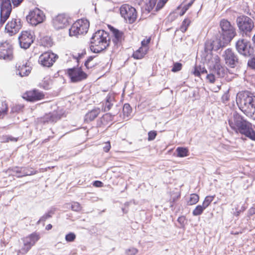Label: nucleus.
<instances>
[{
	"label": "nucleus",
	"instance_id": "c756f323",
	"mask_svg": "<svg viewBox=\"0 0 255 255\" xmlns=\"http://www.w3.org/2000/svg\"><path fill=\"white\" fill-rule=\"evenodd\" d=\"M213 42L211 41H207L205 44V51L208 53H212L211 51L212 50L215 49V50H218L221 47L219 46V44L217 46V48L214 47L213 45Z\"/></svg>",
	"mask_w": 255,
	"mask_h": 255
},
{
	"label": "nucleus",
	"instance_id": "f8f14e48",
	"mask_svg": "<svg viewBox=\"0 0 255 255\" xmlns=\"http://www.w3.org/2000/svg\"><path fill=\"white\" fill-rule=\"evenodd\" d=\"M67 74L71 82L77 83L86 79L87 74L81 68H73L67 70Z\"/></svg>",
	"mask_w": 255,
	"mask_h": 255
},
{
	"label": "nucleus",
	"instance_id": "4d7b16f0",
	"mask_svg": "<svg viewBox=\"0 0 255 255\" xmlns=\"http://www.w3.org/2000/svg\"><path fill=\"white\" fill-rule=\"evenodd\" d=\"M249 214L250 216H252L254 214H255V206L252 207L249 210Z\"/></svg>",
	"mask_w": 255,
	"mask_h": 255
},
{
	"label": "nucleus",
	"instance_id": "20e7f679",
	"mask_svg": "<svg viewBox=\"0 0 255 255\" xmlns=\"http://www.w3.org/2000/svg\"><path fill=\"white\" fill-rule=\"evenodd\" d=\"M220 26L221 28V35L223 40L219 42V44L220 47H224L236 35V29L230 21L225 19L220 21Z\"/></svg>",
	"mask_w": 255,
	"mask_h": 255
},
{
	"label": "nucleus",
	"instance_id": "680f3d73",
	"mask_svg": "<svg viewBox=\"0 0 255 255\" xmlns=\"http://www.w3.org/2000/svg\"><path fill=\"white\" fill-rule=\"evenodd\" d=\"M186 9H183V8H182V10H181V12H180V16H182V15H184V13L186 12Z\"/></svg>",
	"mask_w": 255,
	"mask_h": 255
},
{
	"label": "nucleus",
	"instance_id": "4468645a",
	"mask_svg": "<svg viewBox=\"0 0 255 255\" xmlns=\"http://www.w3.org/2000/svg\"><path fill=\"white\" fill-rule=\"evenodd\" d=\"M13 57V47L12 45L7 41L2 42L0 44V59L11 60Z\"/></svg>",
	"mask_w": 255,
	"mask_h": 255
},
{
	"label": "nucleus",
	"instance_id": "13d9d810",
	"mask_svg": "<svg viewBox=\"0 0 255 255\" xmlns=\"http://www.w3.org/2000/svg\"><path fill=\"white\" fill-rule=\"evenodd\" d=\"M223 101H228L229 100L228 96L227 94H225L222 98Z\"/></svg>",
	"mask_w": 255,
	"mask_h": 255
},
{
	"label": "nucleus",
	"instance_id": "dca6fc26",
	"mask_svg": "<svg viewBox=\"0 0 255 255\" xmlns=\"http://www.w3.org/2000/svg\"><path fill=\"white\" fill-rule=\"evenodd\" d=\"M58 57V55L53 53L45 52L39 56L38 62L44 67H50L53 65Z\"/></svg>",
	"mask_w": 255,
	"mask_h": 255
},
{
	"label": "nucleus",
	"instance_id": "de8ad7c7",
	"mask_svg": "<svg viewBox=\"0 0 255 255\" xmlns=\"http://www.w3.org/2000/svg\"><path fill=\"white\" fill-rule=\"evenodd\" d=\"M157 135L156 132L154 130H151L148 133V140L149 141L153 140L155 139Z\"/></svg>",
	"mask_w": 255,
	"mask_h": 255
},
{
	"label": "nucleus",
	"instance_id": "39448f33",
	"mask_svg": "<svg viewBox=\"0 0 255 255\" xmlns=\"http://www.w3.org/2000/svg\"><path fill=\"white\" fill-rule=\"evenodd\" d=\"M39 239V234L37 233H33L28 236L23 238L22 239L23 245L21 248L18 251V254L19 253L22 255L26 254Z\"/></svg>",
	"mask_w": 255,
	"mask_h": 255
},
{
	"label": "nucleus",
	"instance_id": "1a4fd4ad",
	"mask_svg": "<svg viewBox=\"0 0 255 255\" xmlns=\"http://www.w3.org/2000/svg\"><path fill=\"white\" fill-rule=\"evenodd\" d=\"M223 57L226 64L231 68H235L239 64L238 55L230 48H228L224 52Z\"/></svg>",
	"mask_w": 255,
	"mask_h": 255
},
{
	"label": "nucleus",
	"instance_id": "37998d69",
	"mask_svg": "<svg viewBox=\"0 0 255 255\" xmlns=\"http://www.w3.org/2000/svg\"><path fill=\"white\" fill-rule=\"evenodd\" d=\"M76 239V235L73 233H69L65 236V240L68 242H73Z\"/></svg>",
	"mask_w": 255,
	"mask_h": 255
},
{
	"label": "nucleus",
	"instance_id": "0eeeda50",
	"mask_svg": "<svg viewBox=\"0 0 255 255\" xmlns=\"http://www.w3.org/2000/svg\"><path fill=\"white\" fill-rule=\"evenodd\" d=\"M120 10L122 16L129 23L135 21L137 18V12L134 7L128 4H124Z\"/></svg>",
	"mask_w": 255,
	"mask_h": 255
},
{
	"label": "nucleus",
	"instance_id": "bb28decb",
	"mask_svg": "<svg viewBox=\"0 0 255 255\" xmlns=\"http://www.w3.org/2000/svg\"><path fill=\"white\" fill-rule=\"evenodd\" d=\"M101 112L100 108H95L87 113L85 117V121L90 122L98 117Z\"/></svg>",
	"mask_w": 255,
	"mask_h": 255
},
{
	"label": "nucleus",
	"instance_id": "774afa93",
	"mask_svg": "<svg viewBox=\"0 0 255 255\" xmlns=\"http://www.w3.org/2000/svg\"><path fill=\"white\" fill-rule=\"evenodd\" d=\"M253 116H254V119L255 120V113L254 114V115H253Z\"/></svg>",
	"mask_w": 255,
	"mask_h": 255
},
{
	"label": "nucleus",
	"instance_id": "58836bf2",
	"mask_svg": "<svg viewBox=\"0 0 255 255\" xmlns=\"http://www.w3.org/2000/svg\"><path fill=\"white\" fill-rule=\"evenodd\" d=\"M53 214L54 212L53 211H49L48 213L45 214L40 218V219L37 221V224H39L41 222L45 221L47 219L51 218L52 217V215Z\"/></svg>",
	"mask_w": 255,
	"mask_h": 255
},
{
	"label": "nucleus",
	"instance_id": "c85d7f7f",
	"mask_svg": "<svg viewBox=\"0 0 255 255\" xmlns=\"http://www.w3.org/2000/svg\"><path fill=\"white\" fill-rule=\"evenodd\" d=\"M168 0H159L157 1V0H149V3L150 6H155L156 3V6L155 7V10L156 11L159 10L161 9L167 2Z\"/></svg>",
	"mask_w": 255,
	"mask_h": 255
},
{
	"label": "nucleus",
	"instance_id": "79ce46f5",
	"mask_svg": "<svg viewBox=\"0 0 255 255\" xmlns=\"http://www.w3.org/2000/svg\"><path fill=\"white\" fill-rule=\"evenodd\" d=\"M24 108L22 105H15L11 107V113H18L22 111Z\"/></svg>",
	"mask_w": 255,
	"mask_h": 255
},
{
	"label": "nucleus",
	"instance_id": "412c9836",
	"mask_svg": "<svg viewBox=\"0 0 255 255\" xmlns=\"http://www.w3.org/2000/svg\"><path fill=\"white\" fill-rule=\"evenodd\" d=\"M109 27L114 36L113 42L117 46L120 45L122 41L124 39V33L112 26H110Z\"/></svg>",
	"mask_w": 255,
	"mask_h": 255
},
{
	"label": "nucleus",
	"instance_id": "a18cd8bd",
	"mask_svg": "<svg viewBox=\"0 0 255 255\" xmlns=\"http://www.w3.org/2000/svg\"><path fill=\"white\" fill-rule=\"evenodd\" d=\"M182 64L180 63L176 62L173 65L171 71L173 72H176L180 71L182 68Z\"/></svg>",
	"mask_w": 255,
	"mask_h": 255
},
{
	"label": "nucleus",
	"instance_id": "f704fd0d",
	"mask_svg": "<svg viewBox=\"0 0 255 255\" xmlns=\"http://www.w3.org/2000/svg\"><path fill=\"white\" fill-rule=\"evenodd\" d=\"M131 112L132 109L129 104L128 103L125 104L123 108V112L124 116L128 117Z\"/></svg>",
	"mask_w": 255,
	"mask_h": 255
},
{
	"label": "nucleus",
	"instance_id": "49530a36",
	"mask_svg": "<svg viewBox=\"0 0 255 255\" xmlns=\"http://www.w3.org/2000/svg\"><path fill=\"white\" fill-rule=\"evenodd\" d=\"M138 253V250L134 248H131L126 250L127 255H135Z\"/></svg>",
	"mask_w": 255,
	"mask_h": 255
},
{
	"label": "nucleus",
	"instance_id": "6e6d98bb",
	"mask_svg": "<svg viewBox=\"0 0 255 255\" xmlns=\"http://www.w3.org/2000/svg\"><path fill=\"white\" fill-rule=\"evenodd\" d=\"M6 141H16L17 139L15 137H13L11 136H5Z\"/></svg>",
	"mask_w": 255,
	"mask_h": 255
},
{
	"label": "nucleus",
	"instance_id": "4c0bfd02",
	"mask_svg": "<svg viewBox=\"0 0 255 255\" xmlns=\"http://www.w3.org/2000/svg\"><path fill=\"white\" fill-rule=\"evenodd\" d=\"M115 115H112L111 113H107L103 116L101 118V122L104 124L105 122H109L113 120Z\"/></svg>",
	"mask_w": 255,
	"mask_h": 255
},
{
	"label": "nucleus",
	"instance_id": "393cba45",
	"mask_svg": "<svg viewBox=\"0 0 255 255\" xmlns=\"http://www.w3.org/2000/svg\"><path fill=\"white\" fill-rule=\"evenodd\" d=\"M115 96L113 94L109 93L106 98L105 102L103 104L102 110L104 112L109 111L115 102Z\"/></svg>",
	"mask_w": 255,
	"mask_h": 255
},
{
	"label": "nucleus",
	"instance_id": "9b49d317",
	"mask_svg": "<svg viewBox=\"0 0 255 255\" xmlns=\"http://www.w3.org/2000/svg\"><path fill=\"white\" fill-rule=\"evenodd\" d=\"M236 48L240 54L246 57L250 56L252 53L250 42L247 39H239L236 42Z\"/></svg>",
	"mask_w": 255,
	"mask_h": 255
},
{
	"label": "nucleus",
	"instance_id": "e433bc0d",
	"mask_svg": "<svg viewBox=\"0 0 255 255\" xmlns=\"http://www.w3.org/2000/svg\"><path fill=\"white\" fill-rule=\"evenodd\" d=\"M8 106L5 101H2L0 105V118L6 114Z\"/></svg>",
	"mask_w": 255,
	"mask_h": 255
},
{
	"label": "nucleus",
	"instance_id": "f3484780",
	"mask_svg": "<svg viewBox=\"0 0 255 255\" xmlns=\"http://www.w3.org/2000/svg\"><path fill=\"white\" fill-rule=\"evenodd\" d=\"M226 70L220 64L216 66L211 69L210 74H207L206 76L207 80L211 83H214L216 80V76L218 78L224 77Z\"/></svg>",
	"mask_w": 255,
	"mask_h": 255
},
{
	"label": "nucleus",
	"instance_id": "8fccbe9b",
	"mask_svg": "<svg viewBox=\"0 0 255 255\" xmlns=\"http://www.w3.org/2000/svg\"><path fill=\"white\" fill-rule=\"evenodd\" d=\"M248 64L252 69H255V55L252 59L249 60Z\"/></svg>",
	"mask_w": 255,
	"mask_h": 255
},
{
	"label": "nucleus",
	"instance_id": "bf43d9fd",
	"mask_svg": "<svg viewBox=\"0 0 255 255\" xmlns=\"http://www.w3.org/2000/svg\"><path fill=\"white\" fill-rule=\"evenodd\" d=\"M52 225H51V224H48V225H47L46 226V229L47 230H49L51 229H52Z\"/></svg>",
	"mask_w": 255,
	"mask_h": 255
},
{
	"label": "nucleus",
	"instance_id": "7c9ffc66",
	"mask_svg": "<svg viewBox=\"0 0 255 255\" xmlns=\"http://www.w3.org/2000/svg\"><path fill=\"white\" fill-rule=\"evenodd\" d=\"M192 73L195 76H200L201 73H206L207 71L204 66L196 65Z\"/></svg>",
	"mask_w": 255,
	"mask_h": 255
},
{
	"label": "nucleus",
	"instance_id": "0e129e2a",
	"mask_svg": "<svg viewBox=\"0 0 255 255\" xmlns=\"http://www.w3.org/2000/svg\"><path fill=\"white\" fill-rule=\"evenodd\" d=\"M189 5H185L182 8L184 9H186V11L187 10V9L189 8Z\"/></svg>",
	"mask_w": 255,
	"mask_h": 255
},
{
	"label": "nucleus",
	"instance_id": "ddd939ff",
	"mask_svg": "<svg viewBox=\"0 0 255 255\" xmlns=\"http://www.w3.org/2000/svg\"><path fill=\"white\" fill-rule=\"evenodd\" d=\"M11 11V5L10 0H2L0 5V26H1L9 17Z\"/></svg>",
	"mask_w": 255,
	"mask_h": 255
},
{
	"label": "nucleus",
	"instance_id": "aec40b11",
	"mask_svg": "<svg viewBox=\"0 0 255 255\" xmlns=\"http://www.w3.org/2000/svg\"><path fill=\"white\" fill-rule=\"evenodd\" d=\"M44 97L43 93L39 90H33L26 92L24 98L30 102H35L42 99Z\"/></svg>",
	"mask_w": 255,
	"mask_h": 255
},
{
	"label": "nucleus",
	"instance_id": "5fc2aeb1",
	"mask_svg": "<svg viewBox=\"0 0 255 255\" xmlns=\"http://www.w3.org/2000/svg\"><path fill=\"white\" fill-rule=\"evenodd\" d=\"M23 0H11V2L14 6L19 5Z\"/></svg>",
	"mask_w": 255,
	"mask_h": 255
},
{
	"label": "nucleus",
	"instance_id": "6ab92c4d",
	"mask_svg": "<svg viewBox=\"0 0 255 255\" xmlns=\"http://www.w3.org/2000/svg\"><path fill=\"white\" fill-rule=\"evenodd\" d=\"M21 26L20 19L12 18L6 24L5 29L7 32L11 36L18 32L21 28Z\"/></svg>",
	"mask_w": 255,
	"mask_h": 255
},
{
	"label": "nucleus",
	"instance_id": "7ed1b4c3",
	"mask_svg": "<svg viewBox=\"0 0 255 255\" xmlns=\"http://www.w3.org/2000/svg\"><path fill=\"white\" fill-rule=\"evenodd\" d=\"M110 42L109 33L104 30H99L91 38L90 49L94 53H99L106 49Z\"/></svg>",
	"mask_w": 255,
	"mask_h": 255
},
{
	"label": "nucleus",
	"instance_id": "f03ea898",
	"mask_svg": "<svg viewBox=\"0 0 255 255\" xmlns=\"http://www.w3.org/2000/svg\"><path fill=\"white\" fill-rule=\"evenodd\" d=\"M238 96L237 101L240 109L247 116L252 117L255 112V96L245 91Z\"/></svg>",
	"mask_w": 255,
	"mask_h": 255
},
{
	"label": "nucleus",
	"instance_id": "c9c22d12",
	"mask_svg": "<svg viewBox=\"0 0 255 255\" xmlns=\"http://www.w3.org/2000/svg\"><path fill=\"white\" fill-rule=\"evenodd\" d=\"M199 199V196L196 194H192L190 195V198L188 201L189 205H193L196 204Z\"/></svg>",
	"mask_w": 255,
	"mask_h": 255
},
{
	"label": "nucleus",
	"instance_id": "5701e85b",
	"mask_svg": "<svg viewBox=\"0 0 255 255\" xmlns=\"http://www.w3.org/2000/svg\"><path fill=\"white\" fill-rule=\"evenodd\" d=\"M205 61L207 62L209 66L213 68L220 64V57L216 54L208 53L205 56Z\"/></svg>",
	"mask_w": 255,
	"mask_h": 255
},
{
	"label": "nucleus",
	"instance_id": "9d476101",
	"mask_svg": "<svg viewBox=\"0 0 255 255\" xmlns=\"http://www.w3.org/2000/svg\"><path fill=\"white\" fill-rule=\"evenodd\" d=\"M45 15L38 8H35L29 13L26 16L27 21L31 25L36 26L43 22Z\"/></svg>",
	"mask_w": 255,
	"mask_h": 255
},
{
	"label": "nucleus",
	"instance_id": "603ef678",
	"mask_svg": "<svg viewBox=\"0 0 255 255\" xmlns=\"http://www.w3.org/2000/svg\"><path fill=\"white\" fill-rule=\"evenodd\" d=\"M111 148V145L110 142L106 143L105 146L103 147L104 151L106 152H108Z\"/></svg>",
	"mask_w": 255,
	"mask_h": 255
},
{
	"label": "nucleus",
	"instance_id": "2eb2a0df",
	"mask_svg": "<svg viewBox=\"0 0 255 255\" xmlns=\"http://www.w3.org/2000/svg\"><path fill=\"white\" fill-rule=\"evenodd\" d=\"M33 37L32 33L28 31H22L18 37L19 45L21 48L26 49L33 42Z\"/></svg>",
	"mask_w": 255,
	"mask_h": 255
},
{
	"label": "nucleus",
	"instance_id": "338daca9",
	"mask_svg": "<svg viewBox=\"0 0 255 255\" xmlns=\"http://www.w3.org/2000/svg\"><path fill=\"white\" fill-rule=\"evenodd\" d=\"M240 212H241V211H238L237 213V216L239 215Z\"/></svg>",
	"mask_w": 255,
	"mask_h": 255
},
{
	"label": "nucleus",
	"instance_id": "3c124183",
	"mask_svg": "<svg viewBox=\"0 0 255 255\" xmlns=\"http://www.w3.org/2000/svg\"><path fill=\"white\" fill-rule=\"evenodd\" d=\"M186 219L184 216H180L179 217L177 221L182 226H183L185 225V222Z\"/></svg>",
	"mask_w": 255,
	"mask_h": 255
},
{
	"label": "nucleus",
	"instance_id": "6e6552de",
	"mask_svg": "<svg viewBox=\"0 0 255 255\" xmlns=\"http://www.w3.org/2000/svg\"><path fill=\"white\" fill-rule=\"evenodd\" d=\"M236 21L239 29L246 35L250 32L254 27L253 20L246 15L238 16Z\"/></svg>",
	"mask_w": 255,
	"mask_h": 255
},
{
	"label": "nucleus",
	"instance_id": "09e8293b",
	"mask_svg": "<svg viewBox=\"0 0 255 255\" xmlns=\"http://www.w3.org/2000/svg\"><path fill=\"white\" fill-rule=\"evenodd\" d=\"M150 40H151V38L150 37H148V38H146V39H143L141 41V47H143V48H148V45L150 43Z\"/></svg>",
	"mask_w": 255,
	"mask_h": 255
},
{
	"label": "nucleus",
	"instance_id": "b1692460",
	"mask_svg": "<svg viewBox=\"0 0 255 255\" xmlns=\"http://www.w3.org/2000/svg\"><path fill=\"white\" fill-rule=\"evenodd\" d=\"M13 172L17 174L15 176L17 177H22L35 174V171L26 167H16L14 169Z\"/></svg>",
	"mask_w": 255,
	"mask_h": 255
},
{
	"label": "nucleus",
	"instance_id": "864d4df0",
	"mask_svg": "<svg viewBox=\"0 0 255 255\" xmlns=\"http://www.w3.org/2000/svg\"><path fill=\"white\" fill-rule=\"evenodd\" d=\"M93 186L97 187H101L103 186V183L100 181H95L93 182Z\"/></svg>",
	"mask_w": 255,
	"mask_h": 255
},
{
	"label": "nucleus",
	"instance_id": "4be33fe9",
	"mask_svg": "<svg viewBox=\"0 0 255 255\" xmlns=\"http://www.w3.org/2000/svg\"><path fill=\"white\" fill-rule=\"evenodd\" d=\"M60 118V116L57 112H54L44 115L41 118L40 121L44 124L53 123L56 122Z\"/></svg>",
	"mask_w": 255,
	"mask_h": 255
},
{
	"label": "nucleus",
	"instance_id": "c03bdc74",
	"mask_svg": "<svg viewBox=\"0 0 255 255\" xmlns=\"http://www.w3.org/2000/svg\"><path fill=\"white\" fill-rule=\"evenodd\" d=\"M71 208L73 211L76 212H79L81 210V205L77 202L72 203Z\"/></svg>",
	"mask_w": 255,
	"mask_h": 255
},
{
	"label": "nucleus",
	"instance_id": "a878e982",
	"mask_svg": "<svg viewBox=\"0 0 255 255\" xmlns=\"http://www.w3.org/2000/svg\"><path fill=\"white\" fill-rule=\"evenodd\" d=\"M31 68L27 63L22 64L19 66L16 71V74L19 75L21 77L26 76L30 73Z\"/></svg>",
	"mask_w": 255,
	"mask_h": 255
},
{
	"label": "nucleus",
	"instance_id": "2f4dec72",
	"mask_svg": "<svg viewBox=\"0 0 255 255\" xmlns=\"http://www.w3.org/2000/svg\"><path fill=\"white\" fill-rule=\"evenodd\" d=\"M176 151L177 152L178 157H184L189 155V150L186 147H178L176 149Z\"/></svg>",
	"mask_w": 255,
	"mask_h": 255
},
{
	"label": "nucleus",
	"instance_id": "69168bd1",
	"mask_svg": "<svg viewBox=\"0 0 255 255\" xmlns=\"http://www.w3.org/2000/svg\"><path fill=\"white\" fill-rule=\"evenodd\" d=\"M253 41L254 44L255 45V34L254 35V36L253 37Z\"/></svg>",
	"mask_w": 255,
	"mask_h": 255
},
{
	"label": "nucleus",
	"instance_id": "a211bd4d",
	"mask_svg": "<svg viewBox=\"0 0 255 255\" xmlns=\"http://www.w3.org/2000/svg\"><path fill=\"white\" fill-rule=\"evenodd\" d=\"M69 24V17L65 14L57 15L53 19V24L56 29L64 28Z\"/></svg>",
	"mask_w": 255,
	"mask_h": 255
},
{
	"label": "nucleus",
	"instance_id": "f257e3e1",
	"mask_svg": "<svg viewBox=\"0 0 255 255\" xmlns=\"http://www.w3.org/2000/svg\"><path fill=\"white\" fill-rule=\"evenodd\" d=\"M229 124L231 128L236 132L255 141V131L253 128L252 124L239 114L235 113L233 119L229 120Z\"/></svg>",
	"mask_w": 255,
	"mask_h": 255
},
{
	"label": "nucleus",
	"instance_id": "e2e57ef3",
	"mask_svg": "<svg viewBox=\"0 0 255 255\" xmlns=\"http://www.w3.org/2000/svg\"><path fill=\"white\" fill-rule=\"evenodd\" d=\"M189 5H185L182 8L184 9H186V11L187 10V9L189 8Z\"/></svg>",
	"mask_w": 255,
	"mask_h": 255
},
{
	"label": "nucleus",
	"instance_id": "423d86ee",
	"mask_svg": "<svg viewBox=\"0 0 255 255\" xmlns=\"http://www.w3.org/2000/svg\"><path fill=\"white\" fill-rule=\"evenodd\" d=\"M89 23L87 20L79 19L73 24L69 29V35L77 36L86 33L89 28Z\"/></svg>",
	"mask_w": 255,
	"mask_h": 255
},
{
	"label": "nucleus",
	"instance_id": "a19ab883",
	"mask_svg": "<svg viewBox=\"0 0 255 255\" xmlns=\"http://www.w3.org/2000/svg\"><path fill=\"white\" fill-rule=\"evenodd\" d=\"M214 197V196H206L202 203V205H203L204 207L207 208L211 204V203L213 201Z\"/></svg>",
	"mask_w": 255,
	"mask_h": 255
},
{
	"label": "nucleus",
	"instance_id": "052dcab7",
	"mask_svg": "<svg viewBox=\"0 0 255 255\" xmlns=\"http://www.w3.org/2000/svg\"><path fill=\"white\" fill-rule=\"evenodd\" d=\"M220 88H221V86H218L217 87L214 88V91L215 92H217L219 90H220Z\"/></svg>",
	"mask_w": 255,
	"mask_h": 255
},
{
	"label": "nucleus",
	"instance_id": "473e14b6",
	"mask_svg": "<svg viewBox=\"0 0 255 255\" xmlns=\"http://www.w3.org/2000/svg\"><path fill=\"white\" fill-rule=\"evenodd\" d=\"M96 57V56H90L85 62V66L87 69L92 68L97 65V63H91L92 61Z\"/></svg>",
	"mask_w": 255,
	"mask_h": 255
},
{
	"label": "nucleus",
	"instance_id": "72a5a7b5",
	"mask_svg": "<svg viewBox=\"0 0 255 255\" xmlns=\"http://www.w3.org/2000/svg\"><path fill=\"white\" fill-rule=\"evenodd\" d=\"M205 209L206 208L204 207L203 205H199L197 206L195 209L193 211L192 214L195 216H199L202 214Z\"/></svg>",
	"mask_w": 255,
	"mask_h": 255
},
{
	"label": "nucleus",
	"instance_id": "ea45409f",
	"mask_svg": "<svg viewBox=\"0 0 255 255\" xmlns=\"http://www.w3.org/2000/svg\"><path fill=\"white\" fill-rule=\"evenodd\" d=\"M191 22V21L188 18H185L182 22V25L180 26V30L184 32L186 31L187 29V28L188 26L189 25L190 23Z\"/></svg>",
	"mask_w": 255,
	"mask_h": 255
},
{
	"label": "nucleus",
	"instance_id": "cd10ccee",
	"mask_svg": "<svg viewBox=\"0 0 255 255\" xmlns=\"http://www.w3.org/2000/svg\"><path fill=\"white\" fill-rule=\"evenodd\" d=\"M148 49V48L140 47L138 50L133 52L132 57L136 59H140L146 54Z\"/></svg>",
	"mask_w": 255,
	"mask_h": 255
}]
</instances>
